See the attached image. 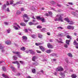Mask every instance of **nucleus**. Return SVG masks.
<instances>
[{
    "mask_svg": "<svg viewBox=\"0 0 78 78\" xmlns=\"http://www.w3.org/2000/svg\"><path fill=\"white\" fill-rule=\"evenodd\" d=\"M36 56H34L32 58V60L33 61H35V60H36Z\"/></svg>",
    "mask_w": 78,
    "mask_h": 78,
    "instance_id": "22",
    "label": "nucleus"
},
{
    "mask_svg": "<svg viewBox=\"0 0 78 78\" xmlns=\"http://www.w3.org/2000/svg\"><path fill=\"white\" fill-rule=\"evenodd\" d=\"M57 6H58L59 7H61V5L60 4H57Z\"/></svg>",
    "mask_w": 78,
    "mask_h": 78,
    "instance_id": "62",
    "label": "nucleus"
},
{
    "mask_svg": "<svg viewBox=\"0 0 78 78\" xmlns=\"http://www.w3.org/2000/svg\"><path fill=\"white\" fill-rule=\"evenodd\" d=\"M57 42H59V43H62V44L63 43V42L61 41H59V40H57Z\"/></svg>",
    "mask_w": 78,
    "mask_h": 78,
    "instance_id": "48",
    "label": "nucleus"
},
{
    "mask_svg": "<svg viewBox=\"0 0 78 78\" xmlns=\"http://www.w3.org/2000/svg\"><path fill=\"white\" fill-rule=\"evenodd\" d=\"M59 28L61 29V30H62V29H63V28L62 27H58L57 28L58 29H59Z\"/></svg>",
    "mask_w": 78,
    "mask_h": 78,
    "instance_id": "50",
    "label": "nucleus"
},
{
    "mask_svg": "<svg viewBox=\"0 0 78 78\" xmlns=\"http://www.w3.org/2000/svg\"><path fill=\"white\" fill-rule=\"evenodd\" d=\"M64 70V69L61 66H59L56 69V71H62Z\"/></svg>",
    "mask_w": 78,
    "mask_h": 78,
    "instance_id": "4",
    "label": "nucleus"
},
{
    "mask_svg": "<svg viewBox=\"0 0 78 78\" xmlns=\"http://www.w3.org/2000/svg\"><path fill=\"white\" fill-rule=\"evenodd\" d=\"M65 20H66V22H67L68 23L70 22V20H69V19L68 17L64 19Z\"/></svg>",
    "mask_w": 78,
    "mask_h": 78,
    "instance_id": "15",
    "label": "nucleus"
},
{
    "mask_svg": "<svg viewBox=\"0 0 78 78\" xmlns=\"http://www.w3.org/2000/svg\"><path fill=\"white\" fill-rule=\"evenodd\" d=\"M6 4H4L2 6V10H5V9H6Z\"/></svg>",
    "mask_w": 78,
    "mask_h": 78,
    "instance_id": "13",
    "label": "nucleus"
},
{
    "mask_svg": "<svg viewBox=\"0 0 78 78\" xmlns=\"http://www.w3.org/2000/svg\"><path fill=\"white\" fill-rule=\"evenodd\" d=\"M37 28H39L40 29L42 28V26L39 25L37 27Z\"/></svg>",
    "mask_w": 78,
    "mask_h": 78,
    "instance_id": "42",
    "label": "nucleus"
},
{
    "mask_svg": "<svg viewBox=\"0 0 78 78\" xmlns=\"http://www.w3.org/2000/svg\"><path fill=\"white\" fill-rule=\"evenodd\" d=\"M21 11H25V9H24V8H22L21 9Z\"/></svg>",
    "mask_w": 78,
    "mask_h": 78,
    "instance_id": "52",
    "label": "nucleus"
},
{
    "mask_svg": "<svg viewBox=\"0 0 78 78\" xmlns=\"http://www.w3.org/2000/svg\"><path fill=\"white\" fill-rule=\"evenodd\" d=\"M71 77L72 78H76V75L75 74H73L72 75Z\"/></svg>",
    "mask_w": 78,
    "mask_h": 78,
    "instance_id": "26",
    "label": "nucleus"
},
{
    "mask_svg": "<svg viewBox=\"0 0 78 78\" xmlns=\"http://www.w3.org/2000/svg\"><path fill=\"white\" fill-rule=\"evenodd\" d=\"M47 45L48 47L49 48H53V46L51 45V44H50V43H48L47 44Z\"/></svg>",
    "mask_w": 78,
    "mask_h": 78,
    "instance_id": "10",
    "label": "nucleus"
},
{
    "mask_svg": "<svg viewBox=\"0 0 78 78\" xmlns=\"http://www.w3.org/2000/svg\"><path fill=\"white\" fill-rule=\"evenodd\" d=\"M71 14H73V16H76V17H78V11H76V13L74 12H71Z\"/></svg>",
    "mask_w": 78,
    "mask_h": 78,
    "instance_id": "6",
    "label": "nucleus"
},
{
    "mask_svg": "<svg viewBox=\"0 0 78 78\" xmlns=\"http://www.w3.org/2000/svg\"><path fill=\"white\" fill-rule=\"evenodd\" d=\"M25 33H28V30L27 29H25Z\"/></svg>",
    "mask_w": 78,
    "mask_h": 78,
    "instance_id": "57",
    "label": "nucleus"
},
{
    "mask_svg": "<svg viewBox=\"0 0 78 78\" xmlns=\"http://www.w3.org/2000/svg\"><path fill=\"white\" fill-rule=\"evenodd\" d=\"M40 20H41L42 22H45V19L43 18H41V19H40Z\"/></svg>",
    "mask_w": 78,
    "mask_h": 78,
    "instance_id": "25",
    "label": "nucleus"
},
{
    "mask_svg": "<svg viewBox=\"0 0 78 78\" xmlns=\"http://www.w3.org/2000/svg\"><path fill=\"white\" fill-rule=\"evenodd\" d=\"M59 74L62 77H64V76H65V74H64V73H63L61 72L60 73H59Z\"/></svg>",
    "mask_w": 78,
    "mask_h": 78,
    "instance_id": "18",
    "label": "nucleus"
},
{
    "mask_svg": "<svg viewBox=\"0 0 78 78\" xmlns=\"http://www.w3.org/2000/svg\"><path fill=\"white\" fill-rule=\"evenodd\" d=\"M66 37L68 38V39H72V37L68 35L66 36Z\"/></svg>",
    "mask_w": 78,
    "mask_h": 78,
    "instance_id": "30",
    "label": "nucleus"
},
{
    "mask_svg": "<svg viewBox=\"0 0 78 78\" xmlns=\"http://www.w3.org/2000/svg\"><path fill=\"white\" fill-rule=\"evenodd\" d=\"M21 50L22 51H25V48L24 47H23L21 48Z\"/></svg>",
    "mask_w": 78,
    "mask_h": 78,
    "instance_id": "27",
    "label": "nucleus"
},
{
    "mask_svg": "<svg viewBox=\"0 0 78 78\" xmlns=\"http://www.w3.org/2000/svg\"><path fill=\"white\" fill-rule=\"evenodd\" d=\"M33 65H34V66H37V63L36 62L35 63H32Z\"/></svg>",
    "mask_w": 78,
    "mask_h": 78,
    "instance_id": "49",
    "label": "nucleus"
},
{
    "mask_svg": "<svg viewBox=\"0 0 78 78\" xmlns=\"http://www.w3.org/2000/svg\"><path fill=\"white\" fill-rule=\"evenodd\" d=\"M45 15H46V16H49V15H48V13H45Z\"/></svg>",
    "mask_w": 78,
    "mask_h": 78,
    "instance_id": "64",
    "label": "nucleus"
},
{
    "mask_svg": "<svg viewBox=\"0 0 78 78\" xmlns=\"http://www.w3.org/2000/svg\"><path fill=\"white\" fill-rule=\"evenodd\" d=\"M64 47L65 48H68V46H67V44H65Z\"/></svg>",
    "mask_w": 78,
    "mask_h": 78,
    "instance_id": "54",
    "label": "nucleus"
},
{
    "mask_svg": "<svg viewBox=\"0 0 78 78\" xmlns=\"http://www.w3.org/2000/svg\"><path fill=\"white\" fill-rule=\"evenodd\" d=\"M70 40H66V43L68 45H69V43L70 42Z\"/></svg>",
    "mask_w": 78,
    "mask_h": 78,
    "instance_id": "24",
    "label": "nucleus"
},
{
    "mask_svg": "<svg viewBox=\"0 0 78 78\" xmlns=\"http://www.w3.org/2000/svg\"><path fill=\"white\" fill-rule=\"evenodd\" d=\"M31 37H32L33 38H34H34H35V37H36V35L34 34L32 35L31 36Z\"/></svg>",
    "mask_w": 78,
    "mask_h": 78,
    "instance_id": "32",
    "label": "nucleus"
},
{
    "mask_svg": "<svg viewBox=\"0 0 78 78\" xmlns=\"http://www.w3.org/2000/svg\"><path fill=\"white\" fill-rule=\"evenodd\" d=\"M68 3L70 5H73V4L72 2H68Z\"/></svg>",
    "mask_w": 78,
    "mask_h": 78,
    "instance_id": "47",
    "label": "nucleus"
},
{
    "mask_svg": "<svg viewBox=\"0 0 78 78\" xmlns=\"http://www.w3.org/2000/svg\"><path fill=\"white\" fill-rule=\"evenodd\" d=\"M51 56H55V57H57V54H56L53 53L51 55Z\"/></svg>",
    "mask_w": 78,
    "mask_h": 78,
    "instance_id": "19",
    "label": "nucleus"
},
{
    "mask_svg": "<svg viewBox=\"0 0 78 78\" xmlns=\"http://www.w3.org/2000/svg\"><path fill=\"white\" fill-rule=\"evenodd\" d=\"M23 17L24 19V22L26 23L29 20H28L30 19V18L28 17V16L27 15V14H24L23 16ZM25 17H26V19H28V20H25Z\"/></svg>",
    "mask_w": 78,
    "mask_h": 78,
    "instance_id": "2",
    "label": "nucleus"
},
{
    "mask_svg": "<svg viewBox=\"0 0 78 78\" xmlns=\"http://www.w3.org/2000/svg\"><path fill=\"white\" fill-rule=\"evenodd\" d=\"M73 44L75 45H77L78 43L75 40L73 43Z\"/></svg>",
    "mask_w": 78,
    "mask_h": 78,
    "instance_id": "23",
    "label": "nucleus"
},
{
    "mask_svg": "<svg viewBox=\"0 0 78 78\" xmlns=\"http://www.w3.org/2000/svg\"><path fill=\"white\" fill-rule=\"evenodd\" d=\"M11 41H7L5 43L7 45H10L11 44Z\"/></svg>",
    "mask_w": 78,
    "mask_h": 78,
    "instance_id": "20",
    "label": "nucleus"
},
{
    "mask_svg": "<svg viewBox=\"0 0 78 78\" xmlns=\"http://www.w3.org/2000/svg\"><path fill=\"white\" fill-rule=\"evenodd\" d=\"M45 30H46V29H45V28H43L42 29H41V31H42V32H44V31H45Z\"/></svg>",
    "mask_w": 78,
    "mask_h": 78,
    "instance_id": "37",
    "label": "nucleus"
},
{
    "mask_svg": "<svg viewBox=\"0 0 78 78\" xmlns=\"http://www.w3.org/2000/svg\"><path fill=\"white\" fill-rule=\"evenodd\" d=\"M39 47L40 49L41 50H42V51H45V48L43 47V46H39Z\"/></svg>",
    "mask_w": 78,
    "mask_h": 78,
    "instance_id": "9",
    "label": "nucleus"
},
{
    "mask_svg": "<svg viewBox=\"0 0 78 78\" xmlns=\"http://www.w3.org/2000/svg\"><path fill=\"white\" fill-rule=\"evenodd\" d=\"M67 28L68 29H69V30H70V29L73 30V29H74V27L71 25H69L67 27Z\"/></svg>",
    "mask_w": 78,
    "mask_h": 78,
    "instance_id": "7",
    "label": "nucleus"
},
{
    "mask_svg": "<svg viewBox=\"0 0 78 78\" xmlns=\"http://www.w3.org/2000/svg\"><path fill=\"white\" fill-rule=\"evenodd\" d=\"M16 14H17V15L20 14V11H19V10L17 11Z\"/></svg>",
    "mask_w": 78,
    "mask_h": 78,
    "instance_id": "41",
    "label": "nucleus"
},
{
    "mask_svg": "<svg viewBox=\"0 0 78 78\" xmlns=\"http://www.w3.org/2000/svg\"><path fill=\"white\" fill-rule=\"evenodd\" d=\"M20 4V2H16V3L13 4L12 5V6H15L16 5H19Z\"/></svg>",
    "mask_w": 78,
    "mask_h": 78,
    "instance_id": "14",
    "label": "nucleus"
},
{
    "mask_svg": "<svg viewBox=\"0 0 78 78\" xmlns=\"http://www.w3.org/2000/svg\"><path fill=\"white\" fill-rule=\"evenodd\" d=\"M63 16V14H57L56 17H58V18H56L55 20V21H60V22H63V20H62V16Z\"/></svg>",
    "mask_w": 78,
    "mask_h": 78,
    "instance_id": "1",
    "label": "nucleus"
},
{
    "mask_svg": "<svg viewBox=\"0 0 78 78\" xmlns=\"http://www.w3.org/2000/svg\"><path fill=\"white\" fill-rule=\"evenodd\" d=\"M10 29H8L7 30V32L8 33H10Z\"/></svg>",
    "mask_w": 78,
    "mask_h": 78,
    "instance_id": "55",
    "label": "nucleus"
},
{
    "mask_svg": "<svg viewBox=\"0 0 78 78\" xmlns=\"http://www.w3.org/2000/svg\"><path fill=\"white\" fill-rule=\"evenodd\" d=\"M29 52L30 54L32 55H34L35 54V52L33 50V49H30L29 50Z\"/></svg>",
    "mask_w": 78,
    "mask_h": 78,
    "instance_id": "11",
    "label": "nucleus"
},
{
    "mask_svg": "<svg viewBox=\"0 0 78 78\" xmlns=\"http://www.w3.org/2000/svg\"><path fill=\"white\" fill-rule=\"evenodd\" d=\"M9 3L10 5H12V4H13V1H10Z\"/></svg>",
    "mask_w": 78,
    "mask_h": 78,
    "instance_id": "44",
    "label": "nucleus"
},
{
    "mask_svg": "<svg viewBox=\"0 0 78 78\" xmlns=\"http://www.w3.org/2000/svg\"><path fill=\"white\" fill-rule=\"evenodd\" d=\"M13 53H14V54H16L17 55V56H19V58H20V52H19L17 51V52H15L13 51Z\"/></svg>",
    "mask_w": 78,
    "mask_h": 78,
    "instance_id": "12",
    "label": "nucleus"
},
{
    "mask_svg": "<svg viewBox=\"0 0 78 78\" xmlns=\"http://www.w3.org/2000/svg\"><path fill=\"white\" fill-rule=\"evenodd\" d=\"M2 76L5 78H9V77H8V76L7 75H5V74H2Z\"/></svg>",
    "mask_w": 78,
    "mask_h": 78,
    "instance_id": "16",
    "label": "nucleus"
},
{
    "mask_svg": "<svg viewBox=\"0 0 78 78\" xmlns=\"http://www.w3.org/2000/svg\"><path fill=\"white\" fill-rule=\"evenodd\" d=\"M14 28L16 30H19V28H20V26L19 25L17 24V23H14Z\"/></svg>",
    "mask_w": 78,
    "mask_h": 78,
    "instance_id": "3",
    "label": "nucleus"
},
{
    "mask_svg": "<svg viewBox=\"0 0 78 78\" xmlns=\"http://www.w3.org/2000/svg\"><path fill=\"white\" fill-rule=\"evenodd\" d=\"M36 51L38 53H41V51L38 50H37Z\"/></svg>",
    "mask_w": 78,
    "mask_h": 78,
    "instance_id": "46",
    "label": "nucleus"
},
{
    "mask_svg": "<svg viewBox=\"0 0 78 78\" xmlns=\"http://www.w3.org/2000/svg\"><path fill=\"white\" fill-rule=\"evenodd\" d=\"M6 11H8V12H9L10 10H9V8H7Z\"/></svg>",
    "mask_w": 78,
    "mask_h": 78,
    "instance_id": "58",
    "label": "nucleus"
},
{
    "mask_svg": "<svg viewBox=\"0 0 78 78\" xmlns=\"http://www.w3.org/2000/svg\"><path fill=\"white\" fill-rule=\"evenodd\" d=\"M11 68L12 69V70L13 72H14L15 70H16V68L13 67H11Z\"/></svg>",
    "mask_w": 78,
    "mask_h": 78,
    "instance_id": "28",
    "label": "nucleus"
},
{
    "mask_svg": "<svg viewBox=\"0 0 78 78\" xmlns=\"http://www.w3.org/2000/svg\"><path fill=\"white\" fill-rule=\"evenodd\" d=\"M51 50H47L45 51V52L47 53H50L51 52Z\"/></svg>",
    "mask_w": 78,
    "mask_h": 78,
    "instance_id": "17",
    "label": "nucleus"
},
{
    "mask_svg": "<svg viewBox=\"0 0 78 78\" xmlns=\"http://www.w3.org/2000/svg\"><path fill=\"white\" fill-rule=\"evenodd\" d=\"M14 60H17V57L16 56H13Z\"/></svg>",
    "mask_w": 78,
    "mask_h": 78,
    "instance_id": "35",
    "label": "nucleus"
},
{
    "mask_svg": "<svg viewBox=\"0 0 78 78\" xmlns=\"http://www.w3.org/2000/svg\"><path fill=\"white\" fill-rule=\"evenodd\" d=\"M74 23L72 21H71L70 22V23H69V25H73V24Z\"/></svg>",
    "mask_w": 78,
    "mask_h": 78,
    "instance_id": "43",
    "label": "nucleus"
},
{
    "mask_svg": "<svg viewBox=\"0 0 78 78\" xmlns=\"http://www.w3.org/2000/svg\"><path fill=\"white\" fill-rule=\"evenodd\" d=\"M29 24L30 25H33V23L31 22H29Z\"/></svg>",
    "mask_w": 78,
    "mask_h": 78,
    "instance_id": "45",
    "label": "nucleus"
},
{
    "mask_svg": "<svg viewBox=\"0 0 78 78\" xmlns=\"http://www.w3.org/2000/svg\"><path fill=\"white\" fill-rule=\"evenodd\" d=\"M49 41L51 42H53V41L52 39H50V40H49Z\"/></svg>",
    "mask_w": 78,
    "mask_h": 78,
    "instance_id": "60",
    "label": "nucleus"
},
{
    "mask_svg": "<svg viewBox=\"0 0 78 78\" xmlns=\"http://www.w3.org/2000/svg\"><path fill=\"white\" fill-rule=\"evenodd\" d=\"M68 55L69 57H72V54L71 53H69L68 54Z\"/></svg>",
    "mask_w": 78,
    "mask_h": 78,
    "instance_id": "34",
    "label": "nucleus"
},
{
    "mask_svg": "<svg viewBox=\"0 0 78 78\" xmlns=\"http://www.w3.org/2000/svg\"><path fill=\"white\" fill-rule=\"evenodd\" d=\"M4 48H5V46H3L2 44H0V49L2 50V49H3Z\"/></svg>",
    "mask_w": 78,
    "mask_h": 78,
    "instance_id": "21",
    "label": "nucleus"
},
{
    "mask_svg": "<svg viewBox=\"0 0 78 78\" xmlns=\"http://www.w3.org/2000/svg\"><path fill=\"white\" fill-rule=\"evenodd\" d=\"M42 44V43H36L35 45H37V46H39V45H41Z\"/></svg>",
    "mask_w": 78,
    "mask_h": 78,
    "instance_id": "29",
    "label": "nucleus"
},
{
    "mask_svg": "<svg viewBox=\"0 0 78 78\" xmlns=\"http://www.w3.org/2000/svg\"><path fill=\"white\" fill-rule=\"evenodd\" d=\"M37 19H38L39 20H41V17L40 16H37L36 17Z\"/></svg>",
    "mask_w": 78,
    "mask_h": 78,
    "instance_id": "38",
    "label": "nucleus"
},
{
    "mask_svg": "<svg viewBox=\"0 0 78 78\" xmlns=\"http://www.w3.org/2000/svg\"><path fill=\"white\" fill-rule=\"evenodd\" d=\"M1 50H2V52L3 53L4 52H5V49L3 48V49H2Z\"/></svg>",
    "mask_w": 78,
    "mask_h": 78,
    "instance_id": "56",
    "label": "nucleus"
},
{
    "mask_svg": "<svg viewBox=\"0 0 78 78\" xmlns=\"http://www.w3.org/2000/svg\"><path fill=\"white\" fill-rule=\"evenodd\" d=\"M58 36H62V34H58Z\"/></svg>",
    "mask_w": 78,
    "mask_h": 78,
    "instance_id": "61",
    "label": "nucleus"
},
{
    "mask_svg": "<svg viewBox=\"0 0 78 78\" xmlns=\"http://www.w3.org/2000/svg\"><path fill=\"white\" fill-rule=\"evenodd\" d=\"M20 63L21 64H24V62L22 61H20Z\"/></svg>",
    "mask_w": 78,
    "mask_h": 78,
    "instance_id": "40",
    "label": "nucleus"
},
{
    "mask_svg": "<svg viewBox=\"0 0 78 78\" xmlns=\"http://www.w3.org/2000/svg\"><path fill=\"white\" fill-rule=\"evenodd\" d=\"M48 13L50 15H52V12H48Z\"/></svg>",
    "mask_w": 78,
    "mask_h": 78,
    "instance_id": "53",
    "label": "nucleus"
},
{
    "mask_svg": "<svg viewBox=\"0 0 78 78\" xmlns=\"http://www.w3.org/2000/svg\"><path fill=\"white\" fill-rule=\"evenodd\" d=\"M32 72H33V73H35L36 72V69H32Z\"/></svg>",
    "mask_w": 78,
    "mask_h": 78,
    "instance_id": "33",
    "label": "nucleus"
},
{
    "mask_svg": "<svg viewBox=\"0 0 78 78\" xmlns=\"http://www.w3.org/2000/svg\"><path fill=\"white\" fill-rule=\"evenodd\" d=\"M12 63H13V64H17L18 66V68L19 69L20 68V64L18 61H16L13 62Z\"/></svg>",
    "mask_w": 78,
    "mask_h": 78,
    "instance_id": "5",
    "label": "nucleus"
},
{
    "mask_svg": "<svg viewBox=\"0 0 78 78\" xmlns=\"http://www.w3.org/2000/svg\"><path fill=\"white\" fill-rule=\"evenodd\" d=\"M38 36L40 38H41V37H42V35L41 34H38Z\"/></svg>",
    "mask_w": 78,
    "mask_h": 78,
    "instance_id": "36",
    "label": "nucleus"
},
{
    "mask_svg": "<svg viewBox=\"0 0 78 78\" xmlns=\"http://www.w3.org/2000/svg\"><path fill=\"white\" fill-rule=\"evenodd\" d=\"M6 25H8V23L6 22H5L4 23Z\"/></svg>",
    "mask_w": 78,
    "mask_h": 78,
    "instance_id": "59",
    "label": "nucleus"
},
{
    "mask_svg": "<svg viewBox=\"0 0 78 78\" xmlns=\"http://www.w3.org/2000/svg\"><path fill=\"white\" fill-rule=\"evenodd\" d=\"M20 25L21 26H23L24 27H25V26H26V24L24 23H22L20 24Z\"/></svg>",
    "mask_w": 78,
    "mask_h": 78,
    "instance_id": "31",
    "label": "nucleus"
},
{
    "mask_svg": "<svg viewBox=\"0 0 78 78\" xmlns=\"http://www.w3.org/2000/svg\"><path fill=\"white\" fill-rule=\"evenodd\" d=\"M50 3H51V4H52V5H53V4H54V3H55V2H54V1H51Z\"/></svg>",
    "mask_w": 78,
    "mask_h": 78,
    "instance_id": "51",
    "label": "nucleus"
},
{
    "mask_svg": "<svg viewBox=\"0 0 78 78\" xmlns=\"http://www.w3.org/2000/svg\"><path fill=\"white\" fill-rule=\"evenodd\" d=\"M23 40L24 42H26L27 40V37L26 36H23L22 37Z\"/></svg>",
    "mask_w": 78,
    "mask_h": 78,
    "instance_id": "8",
    "label": "nucleus"
},
{
    "mask_svg": "<svg viewBox=\"0 0 78 78\" xmlns=\"http://www.w3.org/2000/svg\"><path fill=\"white\" fill-rule=\"evenodd\" d=\"M3 70L4 71H6V67H3L2 68Z\"/></svg>",
    "mask_w": 78,
    "mask_h": 78,
    "instance_id": "39",
    "label": "nucleus"
},
{
    "mask_svg": "<svg viewBox=\"0 0 78 78\" xmlns=\"http://www.w3.org/2000/svg\"><path fill=\"white\" fill-rule=\"evenodd\" d=\"M54 75H55L56 76H57V73H56V72H55L54 73Z\"/></svg>",
    "mask_w": 78,
    "mask_h": 78,
    "instance_id": "63",
    "label": "nucleus"
}]
</instances>
